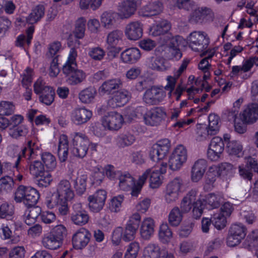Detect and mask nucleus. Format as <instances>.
<instances>
[{
  "label": "nucleus",
  "instance_id": "f257e3e1",
  "mask_svg": "<svg viewBox=\"0 0 258 258\" xmlns=\"http://www.w3.org/2000/svg\"><path fill=\"white\" fill-rule=\"evenodd\" d=\"M74 196L70 181L62 179L56 186V193L53 194L50 198H47L46 203L48 208H56L61 215L64 216L68 212L67 201L72 200Z\"/></svg>",
  "mask_w": 258,
  "mask_h": 258
},
{
  "label": "nucleus",
  "instance_id": "f03ea898",
  "mask_svg": "<svg viewBox=\"0 0 258 258\" xmlns=\"http://www.w3.org/2000/svg\"><path fill=\"white\" fill-rule=\"evenodd\" d=\"M77 52L74 47L71 48L66 63L63 66V73L68 77V81L71 85L81 83L85 78V74L77 68L76 58Z\"/></svg>",
  "mask_w": 258,
  "mask_h": 258
},
{
  "label": "nucleus",
  "instance_id": "7ed1b4c3",
  "mask_svg": "<svg viewBox=\"0 0 258 258\" xmlns=\"http://www.w3.org/2000/svg\"><path fill=\"white\" fill-rule=\"evenodd\" d=\"M189 47L196 52H202L206 49L209 44L207 34L202 31H194L187 37Z\"/></svg>",
  "mask_w": 258,
  "mask_h": 258
},
{
  "label": "nucleus",
  "instance_id": "20e7f679",
  "mask_svg": "<svg viewBox=\"0 0 258 258\" xmlns=\"http://www.w3.org/2000/svg\"><path fill=\"white\" fill-rule=\"evenodd\" d=\"M247 229L243 224H234L229 228L227 238V244L230 247H234L239 244L245 238Z\"/></svg>",
  "mask_w": 258,
  "mask_h": 258
},
{
  "label": "nucleus",
  "instance_id": "39448f33",
  "mask_svg": "<svg viewBox=\"0 0 258 258\" xmlns=\"http://www.w3.org/2000/svg\"><path fill=\"white\" fill-rule=\"evenodd\" d=\"M89 141L88 138L82 133H75L73 139V154L80 158H84L88 150Z\"/></svg>",
  "mask_w": 258,
  "mask_h": 258
},
{
  "label": "nucleus",
  "instance_id": "423d86ee",
  "mask_svg": "<svg viewBox=\"0 0 258 258\" xmlns=\"http://www.w3.org/2000/svg\"><path fill=\"white\" fill-rule=\"evenodd\" d=\"M165 110L162 107H156L147 111L144 115L146 124L151 126L159 125L166 118Z\"/></svg>",
  "mask_w": 258,
  "mask_h": 258
},
{
  "label": "nucleus",
  "instance_id": "0eeeda50",
  "mask_svg": "<svg viewBox=\"0 0 258 258\" xmlns=\"http://www.w3.org/2000/svg\"><path fill=\"white\" fill-rule=\"evenodd\" d=\"M187 151L182 145H178L169 158V167L172 170L179 169L187 159Z\"/></svg>",
  "mask_w": 258,
  "mask_h": 258
},
{
  "label": "nucleus",
  "instance_id": "6e6552de",
  "mask_svg": "<svg viewBox=\"0 0 258 258\" xmlns=\"http://www.w3.org/2000/svg\"><path fill=\"white\" fill-rule=\"evenodd\" d=\"M170 147V141L167 139L159 141L154 145L150 152V157L153 161H158L163 159L169 152Z\"/></svg>",
  "mask_w": 258,
  "mask_h": 258
},
{
  "label": "nucleus",
  "instance_id": "1a4fd4ad",
  "mask_svg": "<svg viewBox=\"0 0 258 258\" xmlns=\"http://www.w3.org/2000/svg\"><path fill=\"white\" fill-rule=\"evenodd\" d=\"M165 96L166 93L162 89L154 86L146 91L143 96V101L149 105H158Z\"/></svg>",
  "mask_w": 258,
  "mask_h": 258
},
{
  "label": "nucleus",
  "instance_id": "9d476101",
  "mask_svg": "<svg viewBox=\"0 0 258 258\" xmlns=\"http://www.w3.org/2000/svg\"><path fill=\"white\" fill-rule=\"evenodd\" d=\"M131 94L125 89L116 91L107 101V106L115 108L124 105L131 99Z\"/></svg>",
  "mask_w": 258,
  "mask_h": 258
},
{
  "label": "nucleus",
  "instance_id": "9b49d317",
  "mask_svg": "<svg viewBox=\"0 0 258 258\" xmlns=\"http://www.w3.org/2000/svg\"><path fill=\"white\" fill-rule=\"evenodd\" d=\"M106 199V192L104 190H97L93 195L89 196V207L91 211L98 212L102 209Z\"/></svg>",
  "mask_w": 258,
  "mask_h": 258
},
{
  "label": "nucleus",
  "instance_id": "f8f14e48",
  "mask_svg": "<svg viewBox=\"0 0 258 258\" xmlns=\"http://www.w3.org/2000/svg\"><path fill=\"white\" fill-rule=\"evenodd\" d=\"M182 185V180L179 177L175 178L168 184L165 196V200L168 203H173L178 199Z\"/></svg>",
  "mask_w": 258,
  "mask_h": 258
},
{
  "label": "nucleus",
  "instance_id": "ddd939ff",
  "mask_svg": "<svg viewBox=\"0 0 258 258\" xmlns=\"http://www.w3.org/2000/svg\"><path fill=\"white\" fill-rule=\"evenodd\" d=\"M142 258H174V255L165 249H160L158 245L150 244L145 248Z\"/></svg>",
  "mask_w": 258,
  "mask_h": 258
},
{
  "label": "nucleus",
  "instance_id": "4468645a",
  "mask_svg": "<svg viewBox=\"0 0 258 258\" xmlns=\"http://www.w3.org/2000/svg\"><path fill=\"white\" fill-rule=\"evenodd\" d=\"M89 216L87 212L83 210L80 203H75L73 206V212L71 220L77 225L83 226L88 223Z\"/></svg>",
  "mask_w": 258,
  "mask_h": 258
},
{
  "label": "nucleus",
  "instance_id": "2eb2a0df",
  "mask_svg": "<svg viewBox=\"0 0 258 258\" xmlns=\"http://www.w3.org/2000/svg\"><path fill=\"white\" fill-rule=\"evenodd\" d=\"M141 2L142 0H125L119 4L118 11L124 18H128L134 14Z\"/></svg>",
  "mask_w": 258,
  "mask_h": 258
},
{
  "label": "nucleus",
  "instance_id": "dca6fc26",
  "mask_svg": "<svg viewBox=\"0 0 258 258\" xmlns=\"http://www.w3.org/2000/svg\"><path fill=\"white\" fill-rule=\"evenodd\" d=\"M92 111L85 107L75 108L71 112V118L74 123L81 125L87 122L92 117Z\"/></svg>",
  "mask_w": 258,
  "mask_h": 258
},
{
  "label": "nucleus",
  "instance_id": "f3484780",
  "mask_svg": "<svg viewBox=\"0 0 258 258\" xmlns=\"http://www.w3.org/2000/svg\"><path fill=\"white\" fill-rule=\"evenodd\" d=\"M123 121L122 116L113 111L109 113L108 115L104 117L102 125L104 127H107L110 130H117L121 127Z\"/></svg>",
  "mask_w": 258,
  "mask_h": 258
},
{
  "label": "nucleus",
  "instance_id": "a211bd4d",
  "mask_svg": "<svg viewBox=\"0 0 258 258\" xmlns=\"http://www.w3.org/2000/svg\"><path fill=\"white\" fill-rule=\"evenodd\" d=\"M91 234L85 228H82L77 231L72 237L74 247L77 249H81L89 243Z\"/></svg>",
  "mask_w": 258,
  "mask_h": 258
},
{
  "label": "nucleus",
  "instance_id": "6ab92c4d",
  "mask_svg": "<svg viewBox=\"0 0 258 258\" xmlns=\"http://www.w3.org/2000/svg\"><path fill=\"white\" fill-rule=\"evenodd\" d=\"M126 37L131 40H137L142 37L143 25L138 21L129 23L125 28Z\"/></svg>",
  "mask_w": 258,
  "mask_h": 258
},
{
  "label": "nucleus",
  "instance_id": "aec40b11",
  "mask_svg": "<svg viewBox=\"0 0 258 258\" xmlns=\"http://www.w3.org/2000/svg\"><path fill=\"white\" fill-rule=\"evenodd\" d=\"M213 16V13L211 9L207 8H199L192 13L189 19V21L191 23H202L212 21Z\"/></svg>",
  "mask_w": 258,
  "mask_h": 258
},
{
  "label": "nucleus",
  "instance_id": "412c9836",
  "mask_svg": "<svg viewBox=\"0 0 258 258\" xmlns=\"http://www.w3.org/2000/svg\"><path fill=\"white\" fill-rule=\"evenodd\" d=\"M241 119L245 123L255 122L258 119V104H249L241 114Z\"/></svg>",
  "mask_w": 258,
  "mask_h": 258
},
{
  "label": "nucleus",
  "instance_id": "4be33fe9",
  "mask_svg": "<svg viewBox=\"0 0 258 258\" xmlns=\"http://www.w3.org/2000/svg\"><path fill=\"white\" fill-rule=\"evenodd\" d=\"M148 68L157 71H165L170 68L168 61L161 56H151L146 61Z\"/></svg>",
  "mask_w": 258,
  "mask_h": 258
},
{
  "label": "nucleus",
  "instance_id": "5701e85b",
  "mask_svg": "<svg viewBox=\"0 0 258 258\" xmlns=\"http://www.w3.org/2000/svg\"><path fill=\"white\" fill-rule=\"evenodd\" d=\"M135 141V136L128 132L119 134L116 136L114 139L116 146L121 149L132 146Z\"/></svg>",
  "mask_w": 258,
  "mask_h": 258
},
{
  "label": "nucleus",
  "instance_id": "b1692460",
  "mask_svg": "<svg viewBox=\"0 0 258 258\" xmlns=\"http://www.w3.org/2000/svg\"><path fill=\"white\" fill-rule=\"evenodd\" d=\"M122 85L119 79H112L104 82L99 88V91L103 94H110L115 92Z\"/></svg>",
  "mask_w": 258,
  "mask_h": 258
},
{
  "label": "nucleus",
  "instance_id": "393cba45",
  "mask_svg": "<svg viewBox=\"0 0 258 258\" xmlns=\"http://www.w3.org/2000/svg\"><path fill=\"white\" fill-rule=\"evenodd\" d=\"M197 194L196 190L191 189L183 197L179 208L183 213L189 212L194 205L196 204L197 201L196 200Z\"/></svg>",
  "mask_w": 258,
  "mask_h": 258
},
{
  "label": "nucleus",
  "instance_id": "a878e982",
  "mask_svg": "<svg viewBox=\"0 0 258 258\" xmlns=\"http://www.w3.org/2000/svg\"><path fill=\"white\" fill-rule=\"evenodd\" d=\"M207 167V161L204 159L197 160L193 165L191 170V180L198 182L203 177Z\"/></svg>",
  "mask_w": 258,
  "mask_h": 258
},
{
  "label": "nucleus",
  "instance_id": "bb28decb",
  "mask_svg": "<svg viewBox=\"0 0 258 258\" xmlns=\"http://www.w3.org/2000/svg\"><path fill=\"white\" fill-rule=\"evenodd\" d=\"M167 164L166 163H162L161 164L160 172L151 169V173H150V186L152 188L158 187L162 183V176L161 174L165 173L166 171Z\"/></svg>",
  "mask_w": 258,
  "mask_h": 258
},
{
  "label": "nucleus",
  "instance_id": "cd10ccee",
  "mask_svg": "<svg viewBox=\"0 0 258 258\" xmlns=\"http://www.w3.org/2000/svg\"><path fill=\"white\" fill-rule=\"evenodd\" d=\"M140 57V50L135 47L126 49L121 53V58L125 63H134L137 62Z\"/></svg>",
  "mask_w": 258,
  "mask_h": 258
},
{
  "label": "nucleus",
  "instance_id": "c85d7f7f",
  "mask_svg": "<svg viewBox=\"0 0 258 258\" xmlns=\"http://www.w3.org/2000/svg\"><path fill=\"white\" fill-rule=\"evenodd\" d=\"M33 75V70L30 68H27L23 75L22 80V84L26 89V92L24 94V96L25 99L28 101L31 99L32 91L28 88L31 84Z\"/></svg>",
  "mask_w": 258,
  "mask_h": 258
},
{
  "label": "nucleus",
  "instance_id": "c756f323",
  "mask_svg": "<svg viewBox=\"0 0 258 258\" xmlns=\"http://www.w3.org/2000/svg\"><path fill=\"white\" fill-rule=\"evenodd\" d=\"M69 144L68 137L65 135H61L59 137L58 147V156L62 162L67 160L68 155Z\"/></svg>",
  "mask_w": 258,
  "mask_h": 258
},
{
  "label": "nucleus",
  "instance_id": "7c9ffc66",
  "mask_svg": "<svg viewBox=\"0 0 258 258\" xmlns=\"http://www.w3.org/2000/svg\"><path fill=\"white\" fill-rule=\"evenodd\" d=\"M123 37V33L121 31L115 30L108 33L107 37V43L111 46L113 49H115L116 53H118L120 51L121 48L119 47L115 48L114 46L118 44L120 42L122 41Z\"/></svg>",
  "mask_w": 258,
  "mask_h": 258
},
{
  "label": "nucleus",
  "instance_id": "2f4dec72",
  "mask_svg": "<svg viewBox=\"0 0 258 258\" xmlns=\"http://www.w3.org/2000/svg\"><path fill=\"white\" fill-rule=\"evenodd\" d=\"M170 28V23L167 20H162L154 25L151 28L150 32L152 35L157 36L167 33Z\"/></svg>",
  "mask_w": 258,
  "mask_h": 258
},
{
  "label": "nucleus",
  "instance_id": "473e14b6",
  "mask_svg": "<svg viewBox=\"0 0 258 258\" xmlns=\"http://www.w3.org/2000/svg\"><path fill=\"white\" fill-rule=\"evenodd\" d=\"M154 224L153 220L151 218H147L142 222L140 233L142 237L148 239L154 233Z\"/></svg>",
  "mask_w": 258,
  "mask_h": 258
},
{
  "label": "nucleus",
  "instance_id": "72a5a7b5",
  "mask_svg": "<svg viewBox=\"0 0 258 258\" xmlns=\"http://www.w3.org/2000/svg\"><path fill=\"white\" fill-rule=\"evenodd\" d=\"M183 214L178 207H174L168 215V221L169 224L174 227L178 226L182 220Z\"/></svg>",
  "mask_w": 258,
  "mask_h": 258
},
{
  "label": "nucleus",
  "instance_id": "f704fd0d",
  "mask_svg": "<svg viewBox=\"0 0 258 258\" xmlns=\"http://www.w3.org/2000/svg\"><path fill=\"white\" fill-rule=\"evenodd\" d=\"M119 179V186L123 190H128L135 185L134 178L130 174H121L118 177Z\"/></svg>",
  "mask_w": 258,
  "mask_h": 258
},
{
  "label": "nucleus",
  "instance_id": "c9c22d12",
  "mask_svg": "<svg viewBox=\"0 0 258 258\" xmlns=\"http://www.w3.org/2000/svg\"><path fill=\"white\" fill-rule=\"evenodd\" d=\"M158 235L159 240L163 243H168L171 241L173 234L167 223L160 225Z\"/></svg>",
  "mask_w": 258,
  "mask_h": 258
},
{
  "label": "nucleus",
  "instance_id": "e433bc0d",
  "mask_svg": "<svg viewBox=\"0 0 258 258\" xmlns=\"http://www.w3.org/2000/svg\"><path fill=\"white\" fill-rule=\"evenodd\" d=\"M45 8L43 5L37 6L27 18V21L30 24H34L39 21L44 15Z\"/></svg>",
  "mask_w": 258,
  "mask_h": 258
},
{
  "label": "nucleus",
  "instance_id": "4c0bfd02",
  "mask_svg": "<svg viewBox=\"0 0 258 258\" xmlns=\"http://www.w3.org/2000/svg\"><path fill=\"white\" fill-rule=\"evenodd\" d=\"M27 193V198L24 200V204L27 208H30L36 204L39 198V194L36 189L31 186H28Z\"/></svg>",
  "mask_w": 258,
  "mask_h": 258
},
{
  "label": "nucleus",
  "instance_id": "58836bf2",
  "mask_svg": "<svg viewBox=\"0 0 258 258\" xmlns=\"http://www.w3.org/2000/svg\"><path fill=\"white\" fill-rule=\"evenodd\" d=\"M42 242L44 247L50 249H56L62 245L50 232L44 236Z\"/></svg>",
  "mask_w": 258,
  "mask_h": 258
},
{
  "label": "nucleus",
  "instance_id": "ea45409f",
  "mask_svg": "<svg viewBox=\"0 0 258 258\" xmlns=\"http://www.w3.org/2000/svg\"><path fill=\"white\" fill-rule=\"evenodd\" d=\"M50 233L61 244L67 238V229L63 225H58L54 227L50 231Z\"/></svg>",
  "mask_w": 258,
  "mask_h": 258
},
{
  "label": "nucleus",
  "instance_id": "a19ab883",
  "mask_svg": "<svg viewBox=\"0 0 258 258\" xmlns=\"http://www.w3.org/2000/svg\"><path fill=\"white\" fill-rule=\"evenodd\" d=\"M28 133V128L25 125L10 126L9 134L14 139H17L21 137L26 136Z\"/></svg>",
  "mask_w": 258,
  "mask_h": 258
},
{
  "label": "nucleus",
  "instance_id": "79ce46f5",
  "mask_svg": "<svg viewBox=\"0 0 258 258\" xmlns=\"http://www.w3.org/2000/svg\"><path fill=\"white\" fill-rule=\"evenodd\" d=\"M86 175H78L76 178L73 180L74 186L77 193L80 195L84 194L86 189Z\"/></svg>",
  "mask_w": 258,
  "mask_h": 258
},
{
  "label": "nucleus",
  "instance_id": "37998d69",
  "mask_svg": "<svg viewBox=\"0 0 258 258\" xmlns=\"http://www.w3.org/2000/svg\"><path fill=\"white\" fill-rule=\"evenodd\" d=\"M96 94V90L93 87H89L81 91L79 97L82 102L89 103L93 101Z\"/></svg>",
  "mask_w": 258,
  "mask_h": 258
},
{
  "label": "nucleus",
  "instance_id": "c03bdc74",
  "mask_svg": "<svg viewBox=\"0 0 258 258\" xmlns=\"http://www.w3.org/2000/svg\"><path fill=\"white\" fill-rule=\"evenodd\" d=\"M41 160L44 164V166L48 170H54L56 166V161L55 157L49 152H44L41 155Z\"/></svg>",
  "mask_w": 258,
  "mask_h": 258
},
{
  "label": "nucleus",
  "instance_id": "a18cd8bd",
  "mask_svg": "<svg viewBox=\"0 0 258 258\" xmlns=\"http://www.w3.org/2000/svg\"><path fill=\"white\" fill-rule=\"evenodd\" d=\"M163 9L162 4L156 1L155 2L149 3L146 5L144 10L145 12L147 13L146 15L148 16H155L160 14Z\"/></svg>",
  "mask_w": 258,
  "mask_h": 258
},
{
  "label": "nucleus",
  "instance_id": "49530a36",
  "mask_svg": "<svg viewBox=\"0 0 258 258\" xmlns=\"http://www.w3.org/2000/svg\"><path fill=\"white\" fill-rule=\"evenodd\" d=\"M54 90L51 87H47L41 94L39 99L42 103L46 105H50L54 101Z\"/></svg>",
  "mask_w": 258,
  "mask_h": 258
},
{
  "label": "nucleus",
  "instance_id": "de8ad7c7",
  "mask_svg": "<svg viewBox=\"0 0 258 258\" xmlns=\"http://www.w3.org/2000/svg\"><path fill=\"white\" fill-rule=\"evenodd\" d=\"M85 26L86 20L84 18L80 17L76 20L74 32L77 38L81 39L83 38L85 35Z\"/></svg>",
  "mask_w": 258,
  "mask_h": 258
},
{
  "label": "nucleus",
  "instance_id": "09e8293b",
  "mask_svg": "<svg viewBox=\"0 0 258 258\" xmlns=\"http://www.w3.org/2000/svg\"><path fill=\"white\" fill-rule=\"evenodd\" d=\"M244 246L249 250L258 246V230H254L248 234L244 242Z\"/></svg>",
  "mask_w": 258,
  "mask_h": 258
},
{
  "label": "nucleus",
  "instance_id": "8fccbe9b",
  "mask_svg": "<svg viewBox=\"0 0 258 258\" xmlns=\"http://www.w3.org/2000/svg\"><path fill=\"white\" fill-rule=\"evenodd\" d=\"M116 14L111 12H105L101 16V22L103 26L109 28L115 22Z\"/></svg>",
  "mask_w": 258,
  "mask_h": 258
},
{
  "label": "nucleus",
  "instance_id": "3c124183",
  "mask_svg": "<svg viewBox=\"0 0 258 258\" xmlns=\"http://www.w3.org/2000/svg\"><path fill=\"white\" fill-rule=\"evenodd\" d=\"M226 217L218 212L213 214L211 219V222L217 229H221L226 226Z\"/></svg>",
  "mask_w": 258,
  "mask_h": 258
},
{
  "label": "nucleus",
  "instance_id": "603ef678",
  "mask_svg": "<svg viewBox=\"0 0 258 258\" xmlns=\"http://www.w3.org/2000/svg\"><path fill=\"white\" fill-rule=\"evenodd\" d=\"M140 221V215L138 213H135L130 217L125 228L136 233L139 228Z\"/></svg>",
  "mask_w": 258,
  "mask_h": 258
},
{
  "label": "nucleus",
  "instance_id": "864d4df0",
  "mask_svg": "<svg viewBox=\"0 0 258 258\" xmlns=\"http://www.w3.org/2000/svg\"><path fill=\"white\" fill-rule=\"evenodd\" d=\"M227 149L230 154L237 155L238 157L242 154V146L239 142L236 141L228 142Z\"/></svg>",
  "mask_w": 258,
  "mask_h": 258
},
{
  "label": "nucleus",
  "instance_id": "5fc2aeb1",
  "mask_svg": "<svg viewBox=\"0 0 258 258\" xmlns=\"http://www.w3.org/2000/svg\"><path fill=\"white\" fill-rule=\"evenodd\" d=\"M34 31V28L33 26H30L28 28L26 31L27 33V39L26 40L25 36L24 35L19 36L16 41V45L17 46L22 47L24 45L25 40L28 45H29L31 43V40L32 38L33 34Z\"/></svg>",
  "mask_w": 258,
  "mask_h": 258
},
{
  "label": "nucleus",
  "instance_id": "6e6d98bb",
  "mask_svg": "<svg viewBox=\"0 0 258 258\" xmlns=\"http://www.w3.org/2000/svg\"><path fill=\"white\" fill-rule=\"evenodd\" d=\"M219 118L214 114H211L209 116V131L211 135H215L219 130Z\"/></svg>",
  "mask_w": 258,
  "mask_h": 258
},
{
  "label": "nucleus",
  "instance_id": "4d7b16f0",
  "mask_svg": "<svg viewBox=\"0 0 258 258\" xmlns=\"http://www.w3.org/2000/svg\"><path fill=\"white\" fill-rule=\"evenodd\" d=\"M28 186L24 185H20L16 189L14 194V200L16 203H21L24 204V200L27 198V191Z\"/></svg>",
  "mask_w": 258,
  "mask_h": 258
},
{
  "label": "nucleus",
  "instance_id": "13d9d810",
  "mask_svg": "<svg viewBox=\"0 0 258 258\" xmlns=\"http://www.w3.org/2000/svg\"><path fill=\"white\" fill-rule=\"evenodd\" d=\"M103 0H80V7L82 10H86L90 8L93 10L98 8L102 4Z\"/></svg>",
  "mask_w": 258,
  "mask_h": 258
},
{
  "label": "nucleus",
  "instance_id": "bf43d9fd",
  "mask_svg": "<svg viewBox=\"0 0 258 258\" xmlns=\"http://www.w3.org/2000/svg\"><path fill=\"white\" fill-rule=\"evenodd\" d=\"M14 210L13 207L8 204L4 203L0 206V218H6L7 220H12Z\"/></svg>",
  "mask_w": 258,
  "mask_h": 258
},
{
  "label": "nucleus",
  "instance_id": "052dcab7",
  "mask_svg": "<svg viewBox=\"0 0 258 258\" xmlns=\"http://www.w3.org/2000/svg\"><path fill=\"white\" fill-rule=\"evenodd\" d=\"M30 173L33 175L38 177L39 175H41L45 172L44 165L38 160L32 162L29 166Z\"/></svg>",
  "mask_w": 258,
  "mask_h": 258
},
{
  "label": "nucleus",
  "instance_id": "680f3d73",
  "mask_svg": "<svg viewBox=\"0 0 258 258\" xmlns=\"http://www.w3.org/2000/svg\"><path fill=\"white\" fill-rule=\"evenodd\" d=\"M14 181L10 176H5L0 179V191L8 192L12 189Z\"/></svg>",
  "mask_w": 258,
  "mask_h": 258
},
{
  "label": "nucleus",
  "instance_id": "e2e57ef3",
  "mask_svg": "<svg viewBox=\"0 0 258 258\" xmlns=\"http://www.w3.org/2000/svg\"><path fill=\"white\" fill-rule=\"evenodd\" d=\"M124 197L119 195L114 197L111 200L109 204V209L113 212H118L120 211L121 204L123 201Z\"/></svg>",
  "mask_w": 258,
  "mask_h": 258
},
{
  "label": "nucleus",
  "instance_id": "0e129e2a",
  "mask_svg": "<svg viewBox=\"0 0 258 258\" xmlns=\"http://www.w3.org/2000/svg\"><path fill=\"white\" fill-rule=\"evenodd\" d=\"M41 175H39L37 185L39 187H47L52 180L51 175L47 171H45Z\"/></svg>",
  "mask_w": 258,
  "mask_h": 258
},
{
  "label": "nucleus",
  "instance_id": "69168bd1",
  "mask_svg": "<svg viewBox=\"0 0 258 258\" xmlns=\"http://www.w3.org/2000/svg\"><path fill=\"white\" fill-rule=\"evenodd\" d=\"M15 106L10 102H0V115H9L14 112Z\"/></svg>",
  "mask_w": 258,
  "mask_h": 258
},
{
  "label": "nucleus",
  "instance_id": "338daca9",
  "mask_svg": "<svg viewBox=\"0 0 258 258\" xmlns=\"http://www.w3.org/2000/svg\"><path fill=\"white\" fill-rule=\"evenodd\" d=\"M224 148V143L222 139L219 137H215L212 139L209 148L213 150H217L222 153Z\"/></svg>",
  "mask_w": 258,
  "mask_h": 258
},
{
  "label": "nucleus",
  "instance_id": "774afa93",
  "mask_svg": "<svg viewBox=\"0 0 258 258\" xmlns=\"http://www.w3.org/2000/svg\"><path fill=\"white\" fill-rule=\"evenodd\" d=\"M88 55L94 60H101L105 55V51L100 47H93L89 49Z\"/></svg>",
  "mask_w": 258,
  "mask_h": 258
}]
</instances>
